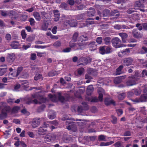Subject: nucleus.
<instances>
[{
  "label": "nucleus",
  "mask_w": 147,
  "mask_h": 147,
  "mask_svg": "<svg viewBox=\"0 0 147 147\" xmlns=\"http://www.w3.org/2000/svg\"><path fill=\"white\" fill-rule=\"evenodd\" d=\"M48 117L51 119H53L56 117V113L53 111H50L48 114Z\"/></svg>",
  "instance_id": "obj_23"
},
{
  "label": "nucleus",
  "mask_w": 147,
  "mask_h": 147,
  "mask_svg": "<svg viewBox=\"0 0 147 147\" xmlns=\"http://www.w3.org/2000/svg\"><path fill=\"white\" fill-rule=\"evenodd\" d=\"M133 36L137 38H140L142 36V35L140 33H138L137 30L134 29L132 32Z\"/></svg>",
  "instance_id": "obj_22"
},
{
  "label": "nucleus",
  "mask_w": 147,
  "mask_h": 147,
  "mask_svg": "<svg viewBox=\"0 0 147 147\" xmlns=\"http://www.w3.org/2000/svg\"><path fill=\"white\" fill-rule=\"evenodd\" d=\"M33 15L37 20H39L40 19V17L39 13L37 12H34L33 13Z\"/></svg>",
  "instance_id": "obj_37"
},
{
  "label": "nucleus",
  "mask_w": 147,
  "mask_h": 147,
  "mask_svg": "<svg viewBox=\"0 0 147 147\" xmlns=\"http://www.w3.org/2000/svg\"><path fill=\"white\" fill-rule=\"evenodd\" d=\"M123 77H116L114 79V82L115 84H118L120 83L121 81L123 79Z\"/></svg>",
  "instance_id": "obj_29"
},
{
  "label": "nucleus",
  "mask_w": 147,
  "mask_h": 147,
  "mask_svg": "<svg viewBox=\"0 0 147 147\" xmlns=\"http://www.w3.org/2000/svg\"><path fill=\"white\" fill-rule=\"evenodd\" d=\"M28 134L29 136L31 138H33L34 137V135L32 132H28Z\"/></svg>",
  "instance_id": "obj_64"
},
{
  "label": "nucleus",
  "mask_w": 147,
  "mask_h": 147,
  "mask_svg": "<svg viewBox=\"0 0 147 147\" xmlns=\"http://www.w3.org/2000/svg\"><path fill=\"white\" fill-rule=\"evenodd\" d=\"M64 24L66 26L69 24L70 26L74 27L76 26L77 23L76 20H71V22L69 20H66L64 23Z\"/></svg>",
  "instance_id": "obj_13"
},
{
  "label": "nucleus",
  "mask_w": 147,
  "mask_h": 147,
  "mask_svg": "<svg viewBox=\"0 0 147 147\" xmlns=\"http://www.w3.org/2000/svg\"><path fill=\"white\" fill-rule=\"evenodd\" d=\"M12 73H10L8 75V77H7L9 79V80L10 79H14V77L17 76V74H14L12 76Z\"/></svg>",
  "instance_id": "obj_41"
},
{
  "label": "nucleus",
  "mask_w": 147,
  "mask_h": 147,
  "mask_svg": "<svg viewBox=\"0 0 147 147\" xmlns=\"http://www.w3.org/2000/svg\"><path fill=\"white\" fill-rule=\"evenodd\" d=\"M102 38L101 37H99L97 38L96 39V42L99 44H101L102 42Z\"/></svg>",
  "instance_id": "obj_50"
},
{
  "label": "nucleus",
  "mask_w": 147,
  "mask_h": 147,
  "mask_svg": "<svg viewBox=\"0 0 147 147\" xmlns=\"http://www.w3.org/2000/svg\"><path fill=\"white\" fill-rule=\"evenodd\" d=\"M98 92L99 94L98 99L100 101H102L103 100V96L105 94V91L103 89L101 88H99L98 90Z\"/></svg>",
  "instance_id": "obj_12"
},
{
  "label": "nucleus",
  "mask_w": 147,
  "mask_h": 147,
  "mask_svg": "<svg viewBox=\"0 0 147 147\" xmlns=\"http://www.w3.org/2000/svg\"><path fill=\"white\" fill-rule=\"evenodd\" d=\"M20 44L17 41H14L11 44V46L14 49H18L19 47Z\"/></svg>",
  "instance_id": "obj_24"
},
{
  "label": "nucleus",
  "mask_w": 147,
  "mask_h": 147,
  "mask_svg": "<svg viewBox=\"0 0 147 147\" xmlns=\"http://www.w3.org/2000/svg\"><path fill=\"white\" fill-rule=\"evenodd\" d=\"M0 12L1 14L3 16H6L8 15V11H1Z\"/></svg>",
  "instance_id": "obj_58"
},
{
  "label": "nucleus",
  "mask_w": 147,
  "mask_h": 147,
  "mask_svg": "<svg viewBox=\"0 0 147 147\" xmlns=\"http://www.w3.org/2000/svg\"><path fill=\"white\" fill-rule=\"evenodd\" d=\"M94 90V88L92 85H90L88 86L86 90V94L88 95H90Z\"/></svg>",
  "instance_id": "obj_25"
},
{
  "label": "nucleus",
  "mask_w": 147,
  "mask_h": 147,
  "mask_svg": "<svg viewBox=\"0 0 147 147\" xmlns=\"http://www.w3.org/2000/svg\"><path fill=\"white\" fill-rule=\"evenodd\" d=\"M61 42L59 41H57L55 42L53 44V45L56 47H58L61 45Z\"/></svg>",
  "instance_id": "obj_59"
},
{
  "label": "nucleus",
  "mask_w": 147,
  "mask_h": 147,
  "mask_svg": "<svg viewBox=\"0 0 147 147\" xmlns=\"http://www.w3.org/2000/svg\"><path fill=\"white\" fill-rule=\"evenodd\" d=\"M106 54L110 53L113 51L112 49L110 47L107 46H106Z\"/></svg>",
  "instance_id": "obj_43"
},
{
  "label": "nucleus",
  "mask_w": 147,
  "mask_h": 147,
  "mask_svg": "<svg viewBox=\"0 0 147 147\" xmlns=\"http://www.w3.org/2000/svg\"><path fill=\"white\" fill-rule=\"evenodd\" d=\"M119 35L121 37L123 42H126V39L127 38L128 36L127 34L125 33H120Z\"/></svg>",
  "instance_id": "obj_27"
},
{
  "label": "nucleus",
  "mask_w": 147,
  "mask_h": 147,
  "mask_svg": "<svg viewBox=\"0 0 147 147\" xmlns=\"http://www.w3.org/2000/svg\"><path fill=\"white\" fill-rule=\"evenodd\" d=\"M104 40L105 44L108 45L111 43V39L110 37H106L105 38Z\"/></svg>",
  "instance_id": "obj_36"
},
{
  "label": "nucleus",
  "mask_w": 147,
  "mask_h": 147,
  "mask_svg": "<svg viewBox=\"0 0 147 147\" xmlns=\"http://www.w3.org/2000/svg\"><path fill=\"white\" fill-rule=\"evenodd\" d=\"M31 46V44L30 43H29L27 45H24L23 46V48H24L25 50H26L28 48H29Z\"/></svg>",
  "instance_id": "obj_61"
},
{
  "label": "nucleus",
  "mask_w": 147,
  "mask_h": 147,
  "mask_svg": "<svg viewBox=\"0 0 147 147\" xmlns=\"http://www.w3.org/2000/svg\"><path fill=\"white\" fill-rule=\"evenodd\" d=\"M106 46H103L100 47L99 48L100 53L102 55L106 54Z\"/></svg>",
  "instance_id": "obj_30"
},
{
  "label": "nucleus",
  "mask_w": 147,
  "mask_h": 147,
  "mask_svg": "<svg viewBox=\"0 0 147 147\" xmlns=\"http://www.w3.org/2000/svg\"><path fill=\"white\" fill-rule=\"evenodd\" d=\"M19 109V108L18 107H14L12 110V112L13 113H16L18 111Z\"/></svg>",
  "instance_id": "obj_51"
},
{
  "label": "nucleus",
  "mask_w": 147,
  "mask_h": 147,
  "mask_svg": "<svg viewBox=\"0 0 147 147\" xmlns=\"http://www.w3.org/2000/svg\"><path fill=\"white\" fill-rule=\"evenodd\" d=\"M95 43V42H93L89 44V46L90 48V50L91 51L94 50L96 49V45Z\"/></svg>",
  "instance_id": "obj_28"
},
{
  "label": "nucleus",
  "mask_w": 147,
  "mask_h": 147,
  "mask_svg": "<svg viewBox=\"0 0 147 147\" xmlns=\"http://www.w3.org/2000/svg\"><path fill=\"white\" fill-rule=\"evenodd\" d=\"M48 126L46 123H45L44 125L42 127H40L38 131V134L40 135H44L45 134L46 131L47 130V128Z\"/></svg>",
  "instance_id": "obj_9"
},
{
  "label": "nucleus",
  "mask_w": 147,
  "mask_h": 147,
  "mask_svg": "<svg viewBox=\"0 0 147 147\" xmlns=\"http://www.w3.org/2000/svg\"><path fill=\"white\" fill-rule=\"evenodd\" d=\"M3 108L2 110L1 113L0 114V118L4 119L7 117V114L10 111V108L9 107L7 106V104L5 102L0 103V109Z\"/></svg>",
  "instance_id": "obj_2"
},
{
  "label": "nucleus",
  "mask_w": 147,
  "mask_h": 147,
  "mask_svg": "<svg viewBox=\"0 0 147 147\" xmlns=\"http://www.w3.org/2000/svg\"><path fill=\"white\" fill-rule=\"evenodd\" d=\"M98 140L101 141H106L107 140L106 137L103 135H100L98 137Z\"/></svg>",
  "instance_id": "obj_38"
},
{
  "label": "nucleus",
  "mask_w": 147,
  "mask_h": 147,
  "mask_svg": "<svg viewBox=\"0 0 147 147\" xmlns=\"http://www.w3.org/2000/svg\"><path fill=\"white\" fill-rule=\"evenodd\" d=\"M116 112L118 116H120L123 113V111L121 109H118L116 110Z\"/></svg>",
  "instance_id": "obj_56"
},
{
  "label": "nucleus",
  "mask_w": 147,
  "mask_h": 147,
  "mask_svg": "<svg viewBox=\"0 0 147 147\" xmlns=\"http://www.w3.org/2000/svg\"><path fill=\"white\" fill-rule=\"evenodd\" d=\"M42 78V75L40 74H36L34 77V79L35 80H37Z\"/></svg>",
  "instance_id": "obj_46"
},
{
  "label": "nucleus",
  "mask_w": 147,
  "mask_h": 147,
  "mask_svg": "<svg viewBox=\"0 0 147 147\" xmlns=\"http://www.w3.org/2000/svg\"><path fill=\"white\" fill-rule=\"evenodd\" d=\"M29 21L30 22V25L32 26L34 25L35 21L34 19L33 18H30L29 20Z\"/></svg>",
  "instance_id": "obj_60"
},
{
  "label": "nucleus",
  "mask_w": 147,
  "mask_h": 147,
  "mask_svg": "<svg viewBox=\"0 0 147 147\" xmlns=\"http://www.w3.org/2000/svg\"><path fill=\"white\" fill-rule=\"evenodd\" d=\"M55 136L53 134H50L46 135L44 138L45 141L46 143L54 142L56 139Z\"/></svg>",
  "instance_id": "obj_7"
},
{
  "label": "nucleus",
  "mask_w": 147,
  "mask_h": 147,
  "mask_svg": "<svg viewBox=\"0 0 147 147\" xmlns=\"http://www.w3.org/2000/svg\"><path fill=\"white\" fill-rule=\"evenodd\" d=\"M16 59V55L14 53H10L8 54L7 56V59L8 61L13 62Z\"/></svg>",
  "instance_id": "obj_11"
},
{
  "label": "nucleus",
  "mask_w": 147,
  "mask_h": 147,
  "mask_svg": "<svg viewBox=\"0 0 147 147\" xmlns=\"http://www.w3.org/2000/svg\"><path fill=\"white\" fill-rule=\"evenodd\" d=\"M84 72V69L83 68H81L78 69V73L79 75H81Z\"/></svg>",
  "instance_id": "obj_49"
},
{
  "label": "nucleus",
  "mask_w": 147,
  "mask_h": 147,
  "mask_svg": "<svg viewBox=\"0 0 147 147\" xmlns=\"http://www.w3.org/2000/svg\"><path fill=\"white\" fill-rule=\"evenodd\" d=\"M65 119H66L67 120L66 122V124L67 125L70 124V125H69L66 126L67 129L69 130H73V128L74 127V125L73 124H72V123L70 121V119H68L67 118H65Z\"/></svg>",
  "instance_id": "obj_17"
},
{
  "label": "nucleus",
  "mask_w": 147,
  "mask_h": 147,
  "mask_svg": "<svg viewBox=\"0 0 147 147\" xmlns=\"http://www.w3.org/2000/svg\"><path fill=\"white\" fill-rule=\"evenodd\" d=\"M46 99L43 96H40L38 93H36L32 95V98H29L26 101V103L30 104L31 103L40 104L46 102Z\"/></svg>",
  "instance_id": "obj_1"
},
{
  "label": "nucleus",
  "mask_w": 147,
  "mask_h": 147,
  "mask_svg": "<svg viewBox=\"0 0 147 147\" xmlns=\"http://www.w3.org/2000/svg\"><path fill=\"white\" fill-rule=\"evenodd\" d=\"M133 27L132 26H130V27H129L128 26H126L125 25H123L122 26H120L118 25H116L114 26V28H115L117 29H120L123 28H126V29H128L130 28H133Z\"/></svg>",
  "instance_id": "obj_19"
},
{
  "label": "nucleus",
  "mask_w": 147,
  "mask_h": 147,
  "mask_svg": "<svg viewBox=\"0 0 147 147\" xmlns=\"http://www.w3.org/2000/svg\"><path fill=\"white\" fill-rule=\"evenodd\" d=\"M54 14V19L55 21H57L58 20L59 17V11L57 10H55L53 11Z\"/></svg>",
  "instance_id": "obj_21"
},
{
  "label": "nucleus",
  "mask_w": 147,
  "mask_h": 147,
  "mask_svg": "<svg viewBox=\"0 0 147 147\" xmlns=\"http://www.w3.org/2000/svg\"><path fill=\"white\" fill-rule=\"evenodd\" d=\"M125 96V94L124 93H122L119 94L118 98L119 100H122L123 99Z\"/></svg>",
  "instance_id": "obj_45"
},
{
  "label": "nucleus",
  "mask_w": 147,
  "mask_h": 147,
  "mask_svg": "<svg viewBox=\"0 0 147 147\" xmlns=\"http://www.w3.org/2000/svg\"><path fill=\"white\" fill-rule=\"evenodd\" d=\"M107 79H105V80L102 79L101 82H100L99 81L98 82V83H103V84H107V82L109 83V81L107 80Z\"/></svg>",
  "instance_id": "obj_53"
},
{
  "label": "nucleus",
  "mask_w": 147,
  "mask_h": 147,
  "mask_svg": "<svg viewBox=\"0 0 147 147\" xmlns=\"http://www.w3.org/2000/svg\"><path fill=\"white\" fill-rule=\"evenodd\" d=\"M21 34L23 39H24L26 38V34L25 32V30H23L21 32Z\"/></svg>",
  "instance_id": "obj_47"
},
{
  "label": "nucleus",
  "mask_w": 147,
  "mask_h": 147,
  "mask_svg": "<svg viewBox=\"0 0 147 147\" xmlns=\"http://www.w3.org/2000/svg\"><path fill=\"white\" fill-rule=\"evenodd\" d=\"M112 45L113 47L115 48H118L123 46L121 44V40L118 38H115L112 40Z\"/></svg>",
  "instance_id": "obj_6"
},
{
  "label": "nucleus",
  "mask_w": 147,
  "mask_h": 147,
  "mask_svg": "<svg viewBox=\"0 0 147 147\" xmlns=\"http://www.w3.org/2000/svg\"><path fill=\"white\" fill-rule=\"evenodd\" d=\"M40 120L39 119H35L32 120L31 122V125L32 127L35 128L40 124Z\"/></svg>",
  "instance_id": "obj_14"
},
{
  "label": "nucleus",
  "mask_w": 147,
  "mask_h": 147,
  "mask_svg": "<svg viewBox=\"0 0 147 147\" xmlns=\"http://www.w3.org/2000/svg\"><path fill=\"white\" fill-rule=\"evenodd\" d=\"M129 52V49H126L123 51H122L119 52L118 53V55L119 57H121Z\"/></svg>",
  "instance_id": "obj_26"
},
{
  "label": "nucleus",
  "mask_w": 147,
  "mask_h": 147,
  "mask_svg": "<svg viewBox=\"0 0 147 147\" xmlns=\"http://www.w3.org/2000/svg\"><path fill=\"white\" fill-rule=\"evenodd\" d=\"M8 15L12 18H16L18 17L17 13L13 11H8Z\"/></svg>",
  "instance_id": "obj_18"
},
{
  "label": "nucleus",
  "mask_w": 147,
  "mask_h": 147,
  "mask_svg": "<svg viewBox=\"0 0 147 147\" xmlns=\"http://www.w3.org/2000/svg\"><path fill=\"white\" fill-rule=\"evenodd\" d=\"M6 71V68H0V76L3 75Z\"/></svg>",
  "instance_id": "obj_48"
},
{
  "label": "nucleus",
  "mask_w": 147,
  "mask_h": 147,
  "mask_svg": "<svg viewBox=\"0 0 147 147\" xmlns=\"http://www.w3.org/2000/svg\"><path fill=\"white\" fill-rule=\"evenodd\" d=\"M78 36V34L77 33H75L73 35L72 40L74 41H76L77 40V38Z\"/></svg>",
  "instance_id": "obj_52"
},
{
  "label": "nucleus",
  "mask_w": 147,
  "mask_h": 147,
  "mask_svg": "<svg viewBox=\"0 0 147 147\" xmlns=\"http://www.w3.org/2000/svg\"><path fill=\"white\" fill-rule=\"evenodd\" d=\"M58 98L55 95L53 96L51 94H49L48 96L53 102H56L59 100L62 102H64L65 99L63 97L61 96V93L58 92Z\"/></svg>",
  "instance_id": "obj_4"
},
{
  "label": "nucleus",
  "mask_w": 147,
  "mask_h": 147,
  "mask_svg": "<svg viewBox=\"0 0 147 147\" xmlns=\"http://www.w3.org/2000/svg\"><path fill=\"white\" fill-rule=\"evenodd\" d=\"M77 45L75 43L73 42L72 41L70 42L69 43V46L70 47H74L75 46H77Z\"/></svg>",
  "instance_id": "obj_57"
},
{
  "label": "nucleus",
  "mask_w": 147,
  "mask_h": 147,
  "mask_svg": "<svg viewBox=\"0 0 147 147\" xmlns=\"http://www.w3.org/2000/svg\"><path fill=\"white\" fill-rule=\"evenodd\" d=\"M139 53L141 54L146 53V55L147 57V48L145 47H143L141 49V51L139 52Z\"/></svg>",
  "instance_id": "obj_40"
},
{
  "label": "nucleus",
  "mask_w": 147,
  "mask_h": 147,
  "mask_svg": "<svg viewBox=\"0 0 147 147\" xmlns=\"http://www.w3.org/2000/svg\"><path fill=\"white\" fill-rule=\"evenodd\" d=\"M133 61V59L131 58H125L123 61L124 65L127 66H129L132 64Z\"/></svg>",
  "instance_id": "obj_16"
},
{
  "label": "nucleus",
  "mask_w": 147,
  "mask_h": 147,
  "mask_svg": "<svg viewBox=\"0 0 147 147\" xmlns=\"http://www.w3.org/2000/svg\"><path fill=\"white\" fill-rule=\"evenodd\" d=\"M59 72L56 71H52L50 72L49 74V76H53L59 74Z\"/></svg>",
  "instance_id": "obj_35"
},
{
  "label": "nucleus",
  "mask_w": 147,
  "mask_h": 147,
  "mask_svg": "<svg viewBox=\"0 0 147 147\" xmlns=\"http://www.w3.org/2000/svg\"><path fill=\"white\" fill-rule=\"evenodd\" d=\"M112 121L113 123H115L117 121V119L116 117L113 116H112Z\"/></svg>",
  "instance_id": "obj_62"
},
{
  "label": "nucleus",
  "mask_w": 147,
  "mask_h": 147,
  "mask_svg": "<svg viewBox=\"0 0 147 147\" xmlns=\"http://www.w3.org/2000/svg\"><path fill=\"white\" fill-rule=\"evenodd\" d=\"M71 51V49L70 48L68 47L63 49V52H69L70 51Z\"/></svg>",
  "instance_id": "obj_63"
},
{
  "label": "nucleus",
  "mask_w": 147,
  "mask_h": 147,
  "mask_svg": "<svg viewBox=\"0 0 147 147\" xmlns=\"http://www.w3.org/2000/svg\"><path fill=\"white\" fill-rule=\"evenodd\" d=\"M114 143L113 141H111L109 142H102L100 144V146H106L110 145Z\"/></svg>",
  "instance_id": "obj_31"
},
{
  "label": "nucleus",
  "mask_w": 147,
  "mask_h": 147,
  "mask_svg": "<svg viewBox=\"0 0 147 147\" xmlns=\"http://www.w3.org/2000/svg\"><path fill=\"white\" fill-rule=\"evenodd\" d=\"M92 59L90 58H86L84 57L81 58L80 59V62H82L79 65H85L87 64L88 63H90Z\"/></svg>",
  "instance_id": "obj_10"
},
{
  "label": "nucleus",
  "mask_w": 147,
  "mask_h": 147,
  "mask_svg": "<svg viewBox=\"0 0 147 147\" xmlns=\"http://www.w3.org/2000/svg\"><path fill=\"white\" fill-rule=\"evenodd\" d=\"M141 92V90L140 89H136L134 91V93L136 95H138L140 94Z\"/></svg>",
  "instance_id": "obj_54"
},
{
  "label": "nucleus",
  "mask_w": 147,
  "mask_h": 147,
  "mask_svg": "<svg viewBox=\"0 0 147 147\" xmlns=\"http://www.w3.org/2000/svg\"><path fill=\"white\" fill-rule=\"evenodd\" d=\"M90 11L88 12V15L89 16H93L95 13V11L93 8H90L89 9Z\"/></svg>",
  "instance_id": "obj_33"
},
{
  "label": "nucleus",
  "mask_w": 147,
  "mask_h": 147,
  "mask_svg": "<svg viewBox=\"0 0 147 147\" xmlns=\"http://www.w3.org/2000/svg\"><path fill=\"white\" fill-rule=\"evenodd\" d=\"M23 67H20L18 68L17 73L16 74H17V76L20 73Z\"/></svg>",
  "instance_id": "obj_55"
},
{
  "label": "nucleus",
  "mask_w": 147,
  "mask_h": 147,
  "mask_svg": "<svg viewBox=\"0 0 147 147\" xmlns=\"http://www.w3.org/2000/svg\"><path fill=\"white\" fill-rule=\"evenodd\" d=\"M22 86L25 89L29 86V83L26 80L23 81H22ZM26 90H27L25 89Z\"/></svg>",
  "instance_id": "obj_32"
},
{
  "label": "nucleus",
  "mask_w": 147,
  "mask_h": 147,
  "mask_svg": "<svg viewBox=\"0 0 147 147\" xmlns=\"http://www.w3.org/2000/svg\"><path fill=\"white\" fill-rule=\"evenodd\" d=\"M138 72L136 71L135 73L134 76H132L126 82V84L128 86H131L135 84H136V81L139 79L138 76Z\"/></svg>",
  "instance_id": "obj_3"
},
{
  "label": "nucleus",
  "mask_w": 147,
  "mask_h": 147,
  "mask_svg": "<svg viewBox=\"0 0 147 147\" xmlns=\"http://www.w3.org/2000/svg\"><path fill=\"white\" fill-rule=\"evenodd\" d=\"M48 26V24L47 23H44L42 25V29L43 30H46Z\"/></svg>",
  "instance_id": "obj_44"
},
{
  "label": "nucleus",
  "mask_w": 147,
  "mask_h": 147,
  "mask_svg": "<svg viewBox=\"0 0 147 147\" xmlns=\"http://www.w3.org/2000/svg\"><path fill=\"white\" fill-rule=\"evenodd\" d=\"M141 3L139 1H136L135 4L134 8L136 9H137V7H140L142 5Z\"/></svg>",
  "instance_id": "obj_42"
},
{
  "label": "nucleus",
  "mask_w": 147,
  "mask_h": 147,
  "mask_svg": "<svg viewBox=\"0 0 147 147\" xmlns=\"http://www.w3.org/2000/svg\"><path fill=\"white\" fill-rule=\"evenodd\" d=\"M132 101L135 102H139L147 101V93H144L141 95L140 98H136L134 100H132Z\"/></svg>",
  "instance_id": "obj_8"
},
{
  "label": "nucleus",
  "mask_w": 147,
  "mask_h": 147,
  "mask_svg": "<svg viewBox=\"0 0 147 147\" xmlns=\"http://www.w3.org/2000/svg\"><path fill=\"white\" fill-rule=\"evenodd\" d=\"M105 103L106 105H109L112 104L114 105H115V101L109 98H106L105 100Z\"/></svg>",
  "instance_id": "obj_20"
},
{
  "label": "nucleus",
  "mask_w": 147,
  "mask_h": 147,
  "mask_svg": "<svg viewBox=\"0 0 147 147\" xmlns=\"http://www.w3.org/2000/svg\"><path fill=\"white\" fill-rule=\"evenodd\" d=\"M123 65H120L116 69V75H119L122 73L121 70L123 68Z\"/></svg>",
  "instance_id": "obj_34"
},
{
  "label": "nucleus",
  "mask_w": 147,
  "mask_h": 147,
  "mask_svg": "<svg viewBox=\"0 0 147 147\" xmlns=\"http://www.w3.org/2000/svg\"><path fill=\"white\" fill-rule=\"evenodd\" d=\"M47 123H48L47 124V125L51 130L55 128V127L53 125L56 126L58 124V122L57 121L55 120L51 121Z\"/></svg>",
  "instance_id": "obj_15"
},
{
  "label": "nucleus",
  "mask_w": 147,
  "mask_h": 147,
  "mask_svg": "<svg viewBox=\"0 0 147 147\" xmlns=\"http://www.w3.org/2000/svg\"><path fill=\"white\" fill-rule=\"evenodd\" d=\"M111 15L115 16V18H117L119 16V14L117 10H115L111 12Z\"/></svg>",
  "instance_id": "obj_39"
},
{
  "label": "nucleus",
  "mask_w": 147,
  "mask_h": 147,
  "mask_svg": "<svg viewBox=\"0 0 147 147\" xmlns=\"http://www.w3.org/2000/svg\"><path fill=\"white\" fill-rule=\"evenodd\" d=\"M80 41L81 40L80 39H81L82 40L81 42H82V43L79 42L78 43V45L80 47H77V49H83L85 47L86 45V43L83 42V41L87 40L88 38L86 36H82L80 37ZM78 41H79V40H78Z\"/></svg>",
  "instance_id": "obj_5"
}]
</instances>
